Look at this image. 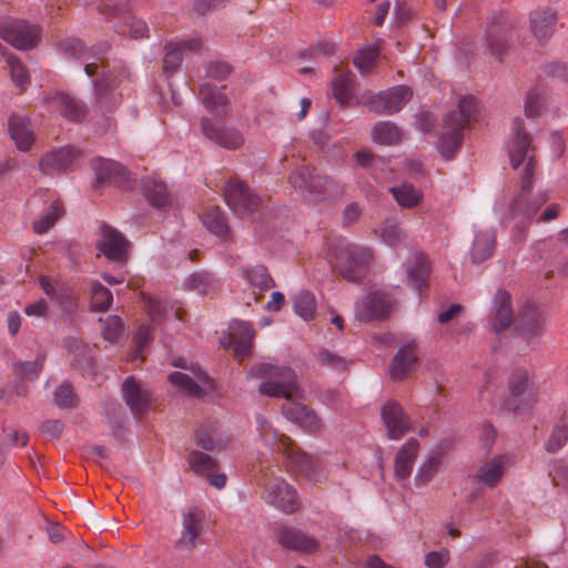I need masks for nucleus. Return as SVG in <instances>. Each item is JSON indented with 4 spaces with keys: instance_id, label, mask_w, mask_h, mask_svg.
Wrapping results in <instances>:
<instances>
[{
    "instance_id": "1",
    "label": "nucleus",
    "mask_w": 568,
    "mask_h": 568,
    "mask_svg": "<svg viewBox=\"0 0 568 568\" xmlns=\"http://www.w3.org/2000/svg\"><path fill=\"white\" fill-rule=\"evenodd\" d=\"M251 375L266 378L260 385L261 394L270 397H284L286 399L282 405V413L287 420L295 423L311 434L321 430V418L306 405L294 400V398L303 397V389L297 384L293 369L261 363L252 367Z\"/></svg>"
},
{
    "instance_id": "2",
    "label": "nucleus",
    "mask_w": 568,
    "mask_h": 568,
    "mask_svg": "<svg viewBox=\"0 0 568 568\" xmlns=\"http://www.w3.org/2000/svg\"><path fill=\"white\" fill-rule=\"evenodd\" d=\"M324 255L332 267L341 266L342 275L348 281H358L373 257L368 247L348 244L343 239L327 241Z\"/></svg>"
},
{
    "instance_id": "3",
    "label": "nucleus",
    "mask_w": 568,
    "mask_h": 568,
    "mask_svg": "<svg viewBox=\"0 0 568 568\" xmlns=\"http://www.w3.org/2000/svg\"><path fill=\"white\" fill-rule=\"evenodd\" d=\"M535 171V159L528 158L521 180V191L509 207L510 219L518 220L517 229L525 231L534 221L540 207L549 200L547 191L530 193Z\"/></svg>"
},
{
    "instance_id": "4",
    "label": "nucleus",
    "mask_w": 568,
    "mask_h": 568,
    "mask_svg": "<svg viewBox=\"0 0 568 568\" xmlns=\"http://www.w3.org/2000/svg\"><path fill=\"white\" fill-rule=\"evenodd\" d=\"M476 110V100L473 97H464L459 100L457 110L446 115L438 144L439 152L446 160L454 158L462 146L464 128L473 119Z\"/></svg>"
},
{
    "instance_id": "5",
    "label": "nucleus",
    "mask_w": 568,
    "mask_h": 568,
    "mask_svg": "<svg viewBox=\"0 0 568 568\" xmlns=\"http://www.w3.org/2000/svg\"><path fill=\"white\" fill-rule=\"evenodd\" d=\"M258 424L260 433L263 436L265 444L267 446L274 445V450L285 456L286 466L290 470L306 476L314 475L317 471L320 465L313 456L302 452L286 435H277L273 432V435L270 436L267 434V429L271 427L266 422H261L258 419Z\"/></svg>"
},
{
    "instance_id": "6",
    "label": "nucleus",
    "mask_w": 568,
    "mask_h": 568,
    "mask_svg": "<svg viewBox=\"0 0 568 568\" xmlns=\"http://www.w3.org/2000/svg\"><path fill=\"white\" fill-rule=\"evenodd\" d=\"M410 98L412 91L405 85H396L378 93L366 92L361 97L363 104L376 114H394L400 111Z\"/></svg>"
},
{
    "instance_id": "7",
    "label": "nucleus",
    "mask_w": 568,
    "mask_h": 568,
    "mask_svg": "<svg viewBox=\"0 0 568 568\" xmlns=\"http://www.w3.org/2000/svg\"><path fill=\"white\" fill-rule=\"evenodd\" d=\"M0 38L18 50H28L38 43L40 28L26 20H10L0 23Z\"/></svg>"
},
{
    "instance_id": "8",
    "label": "nucleus",
    "mask_w": 568,
    "mask_h": 568,
    "mask_svg": "<svg viewBox=\"0 0 568 568\" xmlns=\"http://www.w3.org/2000/svg\"><path fill=\"white\" fill-rule=\"evenodd\" d=\"M265 500L285 514H293L300 508L297 493L283 478H267L265 481Z\"/></svg>"
},
{
    "instance_id": "9",
    "label": "nucleus",
    "mask_w": 568,
    "mask_h": 568,
    "mask_svg": "<svg viewBox=\"0 0 568 568\" xmlns=\"http://www.w3.org/2000/svg\"><path fill=\"white\" fill-rule=\"evenodd\" d=\"M224 197L229 207L237 215L245 216L257 210L261 200L243 182L230 180L224 189Z\"/></svg>"
},
{
    "instance_id": "10",
    "label": "nucleus",
    "mask_w": 568,
    "mask_h": 568,
    "mask_svg": "<svg viewBox=\"0 0 568 568\" xmlns=\"http://www.w3.org/2000/svg\"><path fill=\"white\" fill-rule=\"evenodd\" d=\"M205 514L197 507H191L181 515V532L175 541V548L180 551H192L197 544V538L203 531Z\"/></svg>"
},
{
    "instance_id": "11",
    "label": "nucleus",
    "mask_w": 568,
    "mask_h": 568,
    "mask_svg": "<svg viewBox=\"0 0 568 568\" xmlns=\"http://www.w3.org/2000/svg\"><path fill=\"white\" fill-rule=\"evenodd\" d=\"M201 129L206 139L227 150H237L245 142L244 135L239 129L215 123L209 118L202 119Z\"/></svg>"
},
{
    "instance_id": "12",
    "label": "nucleus",
    "mask_w": 568,
    "mask_h": 568,
    "mask_svg": "<svg viewBox=\"0 0 568 568\" xmlns=\"http://www.w3.org/2000/svg\"><path fill=\"white\" fill-rule=\"evenodd\" d=\"M168 378L174 386L193 397H200L206 390L213 388L212 381L200 366L191 367L190 374L174 372Z\"/></svg>"
},
{
    "instance_id": "13",
    "label": "nucleus",
    "mask_w": 568,
    "mask_h": 568,
    "mask_svg": "<svg viewBox=\"0 0 568 568\" xmlns=\"http://www.w3.org/2000/svg\"><path fill=\"white\" fill-rule=\"evenodd\" d=\"M511 464L510 457L507 455H497L485 460L474 475V483L480 484L487 488L497 487L504 475Z\"/></svg>"
},
{
    "instance_id": "14",
    "label": "nucleus",
    "mask_w": 568,
    "mask_h": 568,
    "mask_svg": "<svg viewBox=\"0 0 568 568\" xmlns=\"http://www.w3.org/2000/svg\"><path fill=\"white\" fill-rule=\"evenodd\" d=\"M100 234L98 247L101 253L111 261H124L129 248L125 237L118 230L105 224L100 227Z\"/></svg>"
},
{
    "instance_id": "15",
    "label": "nucleus",
    "mask_w": 568,
    "mask_h": 568,
    "mask_svg": "<svg viewBox=\"0 0 568 568\" xmlns=\"http://www.w3.org/2000/svg\"><path fill=\"white\" fill-rule=\"evenodd\" d=\"M381 415L389 439L398 440L410 429L409 417L396 402L386 403Z\"/></svg>"
},
{
    "instance_id": "16",
    "label": "nucleus",
    "mask_w": 568,
    "mask_h": 568,
    "mask_svg": "<svg viewBox=\"0 0 568 568\" xmlns=\"http://www.w3.org/2000/svg\"><path fill=\"white\" fill-rule=\"evenodd\" d=\"M80 156V151L73 146H63L44 154L40 169L44 174L53 175L73 166Z\"/></svg>"
},
{
    "instance_id": "17",
    "label": "nucleus",
    "mask_w": 568,
    "mask_h": 568,
    "mask_svg": "<svg viewBox=\"0 0 568 568\" xmlns=\"http://www.w3.org/2000/svg\"><path fill=\"white\" fill-rule=\"evenodd\" d=\"M531 145V138L524 130L523 121L515 118L511 123V134L507 143V150L511 166L517 169L527 156Z\"/></svg>"
},
{
    "instance_id": "18",
    "label": "nucleus",
    "mask_w": 568,
    "mask_h": 568,
    "mask_svg": "<svg viewBox=\"0 0 568 568\" xmlns=\"http://www.w3.org/2000/svg\"><path fill=\"white\" fill-rule=\"evenodd\" d=\"M229 345L234 349V355L241 361L251 349L255 336L253 326L248 322L233 321L229 326Z\"/></svg>"
},
{
    "instance_id": "19",
    "label": "nucleus",
    "mask_w": 568,
    "mask_h": 568,
    "mask_svg": "<svg viewBox=\"0 0 568 568\" xmlns=\"http://www.w3.org/2000/svg\"><path fill=\"white\" fill-rule=\"evenodd\" d=\"M418 361V347L415 341L404 344L395 354L389 366V375L395 381L406 378Z\"/></svg>"
},
{
    "instance_id": "20",
    "label": "nucleus",
    "mask_w": 568,
    "mask_h": 568,
    "mask_svg": "<svg viewBox=\"0 0 568 568\" xmlns=\"http://www.w3.org/2000/svg\"><path fill=\"white\" fill-rule=\"evenodd\" d=\"M390 308V300L382 292H374L356 304V316L367 322L387 315Z\"/></svg>"
},
{
    "instance_id": "21",
    "label": "nucleus",
    "mask_w": 568,
    "mask_h": 568,
    "mask_svg": "<svg viewBox=\"0 0 568 568\" xmlns=\"http://www.w3.org/2000/svg\"><path fill=\"white\" fill-rule=\"evenodd\" d=\"M419 449L420 445L416 438H408L400 446L394 458V475L397 480L409 478Z\"/></svg>"
},
{
    "instance_id": "22",
    "label": "nucleus",
    "mask_w": 568,
    "mask_h": 568,
    "mask_svg": "<svg viewBox=\"0 0 568 568\" xmlns=\"http://www.w3.org/2000/svg\"><path fill=\"white\" fill-rule=\"evenodd\" d=\"M277 541L287 549L312 552L318 549V541L306 532L291 527H284L277 532Z\"/></svg>"
},
{
    "instance_id": "23",
    "label": "nucleus",
    "mask_w": 568,
    "mask_h": 568,
    "mask_svg": "<svg viewBox=\"0 0 568 568\" xmlns=\"http://www.w3.org/2000/svg\"><path fill=\"white\" fill-rule=\"evenodd\" d=\"M223 90V87L210 83H204L200 89V98L205 110L217 118H224L230 110V101Z\"/></svg>"
},
{
    "instance_id": "24",
    "label": "nucleus",
    "mask_w": 568,
    "mask_h": 568,
    "mask_svg": "<svg viewBox=\"0 0 568 568\" xmlns=\"http://www.w3.org/2000/svg\"><path fill=\"white\" fill-rule=\"evenodd\" d=\"M123 395L128 406L134 416H142L151 406V397L133 377H128L123 383Z\"/></svg>"
},
{
    "instance_id": "25",
    "label": "nucleus",
    "mask_w": 568,
    "mask_h": 568,
    "mask_svg": "<svg viewBox=\"0 0 568 568\" xmlns=\"http://www.w3.org/2000/svg\"><path fill=\"white\" fill-rule=\"evenodd\" d=\"M557 14L551 10L535 11L530 16V30L532 36L540 42H547L555 32Z\"/></svg>"
},
{
    "instance_id": "26",
    "label": "nucleus",
    "mask_w": 568,
    "mask_h": 568,
    "mask_svg": "<svg viewBox=\"0 0 568 568\" xmlns=\"http://www.w3.org/2000/svg\"><path fill=\"white\" fill-rule=\"evenodd\" d=\"M345 192V185L339 181L325 175L316 174L312 180V192L308 201H324L326 199L339 197Z\"/></svg>"
},
{
    "instance_id": "27",
    "label": "nucleus",
    "mask_w": 568,
    "mask_h": 568,
    "mask_svg": "<svg viewBox=\"0 0 568 568\" xmlns=\"http://www.w3.org/2000/svg\"><path fill=\"white\" fill-rule=\"evenodd\" d=\"M201 48L199 39H190L182 42L169 43L163 59V68L166 72H174L180 67L183 54L186 51L194 52Z\"/></svg>"
},
{
    "instance_id": "28",
    "label": "nucleus",
    "mask_w": 568,
    "mask_h": 568,
    "mask_svg": "<svg viewBox=\"0 0 568 568\" xmlns=\"http://www.w3.org/2000/svg\"><path fill=\"white\" fill-rule=\"evenodd\" d=\"M496 246V233L493 230H484L476 233L470 247V258L474 264H479L490 258Z\"/></svg>"
},
{
    "instance_id": "29",
    "label": "nucleus",
    "mask_w": 568,
    "mask_h": 568,
    "mask_svg": "<svg viewBox=\"0 0 568 568\" xmlns=\"http://www.w3.org/2000/svg\"><path fill=\"white\" fill-rule=\"evenodd\" d=\"M513 315L509 293L504 290L498 291L494 300V331L500 332L509 327L513 323Z\"/></svg>"
},
{
    "instance_id": "30",
    "label": "nucleus",
    "mask_w": 568,
    "mask_h": 568,
    "mask_svg": "<svg viewBox=\"0 0 568 568\" xmlns=\"http://www.w3.org/2000/svg\"><path fill=\"white\" fill-rule=\"evenodd\" d=\"M50 103L53 110H57L63 118L70 121H81L85 115L84 105L64 93H58Z\"/></svg>"
},
{
    "instance_id": "31",
    "label": "nucleus",
    "mask_w": 568,
    "mask_h": 568,
    "mask_svg": "<svg viewBox=\"0 0 568 568\" xmlns=\"http://www.w3.org/2000/svg\"><path fill=\"white\" fill-rule=\"evenodd\" d=\"M65 53L84 63V71L88 75H93L99 68L100 57L94 50H88L80 40H70L64 44Z\"/></svg>"
},
{
    "instance_id": "32",
    "label": "nucleus",
    "mask_w": 568,
    "mask_h": 568,
    "mask_svg": "<svg viewBox=\"0 0 568 568\" xmlns=\"http://www.w3.org/2000/svg\"><path fill=\"white\" fill-rule=\"evenodd\" d=\"M9 131L11 139L14 141L19 150L28 151L31 149L34 142V136L33 132L29 128L27 119L20 115L10 116Z\"/></svg>"
},
{
    "instance_id": "33",
    "label": "nucleus",
    "mask_w": 568,
    "mask_h": 568,
    "mask_svg": "<svg viewBox=\"0 0 568 568\" xmlns=\"http://www.w3.org/2000/svg\"><path fill=\"white\" fill-rule=\"evenodd\" d=\"M0 52L9 68L12 82L17 88L24 90L30 84V74L27 67L17 55L8 52L2 44H0Z\"/></svg>"
},
{
    "instance_id": "34",
    "label": "nucleus",
    "mask_w": 568,
    "mask_h": 568,
    "mask_svg": "<svg viewBox=\"0 0 568 568\" xmlns=\"http://www.w3.org/2000/svg\"><path fill=\"white\" fill-rule=\"evenodd\" d=\"M545 316L536 308L527 310L520 317L519 332L526 338L538 337L545 328Z\"/></svg>"
},
{
    "instance_id": "35",
    "label": "nucleus",
    "mask_w": 568,
    "mask_h": 568,
    "mask_svg": "<svg viewBox=\"0 0 568 568\" xmlns=\"http://www.w3.org/2000/svg\"><path fill=\"white\" fill-rule=\"evenodd\" d=\"M528 372L526 369L514 371L509 377V390L511 399L505 403L508 410L519 409V398L525 394L528 386Z\"/></svg>"
},
{
    "instance_id": "36",
    "label": "nucleus",
    "mask_w": 568,
    "mask_h": 568,
    "mask_svg": "<svg viewBox=\"0 0 568 568\" xmlns=\"http://www.w3.org/2000/svg\"><path fill=\"white\" fill-rule=\"evenodd\" d=\"M443 458L440 453L429 455L417 468L414 484L417 488L427 486L437 475Z\"/></svg>"
},
{
    "instance_id": "37",
    "label": "nucleus",
    "mask_w": 568,
    "mask_h": 568,
    "mask_svg": "<svg viewBox=\"0 0 568 568\" xmlns=\"http://www.w3.org/2000/svg\"><path fill=\"white\" fill-rule=\"evenodd\" d=\"M201 220L206 230L219 237H225L230 232L226 219L220 207H207Z\"/></svg>"
},
{
    "instance_id": "38",
    "label": "nucleus",
    "mask_w": 568,
    "mask_h": 568,
    "mask_svg": "<svg viewBox=\"0 0 568 568\" xmlns=\"http://www.w3.org/2000/svg\"><path fill=\"white\" fill-rule=\"evenodd\" d=\"M142 189L148 201L155 207H164L170 203V195L163 182L152 178L142 181Z\"/></svg>"
},
{
    "instance_id": "39",
    "label": "nucleus",
    "mask_w": 568,
    "mask_h": 568,
    "mask_svg": "<svg viewBox=\"0 0 568 568\" xmlns=\"http://www.w3.org/2000/svg\"><path fill=\"white\" fill-rule=\"evenodd\" d=\"M333 94L336 101L345 105L352 99L354 89L353 74L351 71H338L332 79Z\"/></svg>"
},
{
    "instance_id": "40",
    "label": "nucleus",
    "mask_w": 568,
    "mask_h": 568,
    "mask_svg": "<svg viewBox=\"0 0 568 568\" xmlns=\"http://www.w3.org/2000/svg\"><path fill=\"white\" fill-rule=\"evenodd\" d=\"M429 272L426 257L423 254H416L413 264L407 268L409 284L420 292L422 288L426 286Z\"/></svg>"
},
{
    "instance_id": "41",
    "label": "nucleus",
    "mask_w": 568,
    "mask_h": 568,
    "mask_svg": "<svg viewBox=\"0 0 568 568\" xmlns=\"http://www.w3.org/2000/svg\"><path fill=\"white\" fill-rule=\"evenodd\" d=\"M372 139L382 145H393L402 140V132L393 122L381 121L373 128Z\"/></svg>"
},
{
    "instance_id": "42",
    "label": "nucleus",
    "mask_w": 568,
    "mask_h": 568,
    "mask_svg": "<svg viewBox=\"0 0 568 568\" xmlns=\"http://www.w3.org/2000/svg\"><path fill=\"white\" fill-rule=\"evenodd\" d=\"M92 166L99 183L111 182L124 173V168L110 159H97Z\"/></svg>"
},
{
    "instance_id": "43",
    "label": "nucleus",
    "mask_w": 568,
    "mask_h": 568,
    "mask_svg": "<svg viewBox=\"0 0 568 568\" xmlns=\"http://www.w3.org/2000/svg\"><path fill=\"white\" fill-rule=\"evenodd\" d=\"M389 191L398 205L405 209L416 206L422 200V192L408 183L390 187Z\"/></svg>"
},
{
    "instance_id": "44",
    "label": "nucleus",
    "mask_w": 568,
    "mask_h": 568,
    "mask_svg": "<svg viewBox=\"0 0 568 568\" xmlns=\"http://www.w3.org/2000/svg\"><path fill=\"white\" fill-rule=\"evenodd\" d=\"M313 178H316L314 170L302 166L291 173L288 181L294 189L301 191L306 200H310Z\"/></svg>"
},
{
    "instance_id": "45",
    "label": "nucleus",
    "mask_w": 568,
    "mask_h": 568,
    "mask_svg": "<svg viewBox=\"0 0 568 568\" xmlns=\"http://www.w3.org/2000/svg\"><path fill=\"white\" fill-rule=\"evenodd\" d=\"M486 45L494 55L500 57L507 48L505 28L499 24L490 26L486 36Z\"/></svg>"
},
{
    "instance_id": "46",
    "label": "nucleus",
    "mask_w": 568,
    "mask_h": 568,
    "mask_svg": "<svg viewBox=\"0 0 568 568\" xmlns=\"http://www.w3.org/2000/svg\"><path fill=\"white\" fill-rule=\"evenodd\" d=\"M378 54L379 44L376 42L359 50L357 55L354 58V64L362 74L367 73L374 68Z\"/></svg>"
},
{
    "instance_id": "47",
    "label": "nucleus",
    "mask_w": 568,
    "mask_h": 568,
    "mask_svg": "<svg viewBox=\"0 0 568 568\" xmlns=\"http://www.w3.org/2000/svg\"><path fill=\"white\" fill-rule=\"evenodd\" d=\"M62 214L63 210L61 203L54 201L48 212L33 222L34 232L38 234H44L54 225Z\"/></svg>"
},
{
    "instance_id": "48",
    "label": "nucleus",
    "mask_w": 568,
    "mask_h": 568,
    "mask_svg": "<svg viewBox=\"0 0 568 568\" xmlns=\"http://www.w3.org/2000/svg\"><path fill=\"white\" fill-rule=\"evenodd\" d=\"M294 311L303 320H311L316 311L315 296L307 291L300 292L294 298Z\"/></svg>"
},
{
    "instance_id": "49",
    "label": "nucleus",
    "mask_w": 568,
    "mask_h": 568,
    "mask_svg": "<svg viewBox=\"0 0 568 568\" xmlns=\"http://www.w3.org/2000/svg\"><path fill=\"white\" fill-rule=\"evenodd\" d=\"M189 464L194 473L205 477L217 467L216 462L212 457L196 450L190 454Z\"/></svg>"
},
{
    "instance_id": "50",
    "label": "nucleus",
    "mask_w": 568,
    "mask_h": 568,
    "mask_svg": "<svg viewBox=\"0 0 568 568\" xmlns=\"http://www.w3.org/2000/svg\"><path fill=\"white\" fill-rule=\"evenodd\" d=\"M245 276L252 286L266 291L275 285L274 280L263 265H256L245 272Z\"/></svg>"
},
{
    "instance_id": "51",
    "label": "nucleus",
    "mask_w": 568,
    "mask_h": 568,
    "mask_svg": "<svg viewBox=\"0 0 568 568\" xmlns=\"http://www.w3.org/2000/svg\"><path fill=\"white\" fill-rule=\"evenodd\" d=\"M112 293L102 284L95 282L91 288V308L95 312L106 311L112 303Z\"/></svg>"
},
{
    "instance_id": "52",
    "label": "nucleus",
    "mask_w": 568,
    "mask_h": 568,
    "mask_svg": "<svg viewBox=\"0 0 568 568\" xmlns=\"http://www.w3.org/2000/svg\"><path fill=\"white\" fill-rule=\"evenodd\" d=\"M44 356L38 355L34 361L19 362L13 365L14 373L23 378L32 381L38 377L43 368Z\"/></svg>"
},
{
    "instance_id": "53",
    "label": "nucleus",
    "mask_w": 568,
    "mask_h": 568,
    "mask_svg": "<svg viewBox=\"0 0 568 568\" xmlns=\"http://www.w3.org/2000/svg\"><path fill=\"white\" fill-rule=\"evenodd\" d=\"M149 28L146 23L134 17L126 18L125 22L116 27L120 34H129L133 39H142L148 37Z\"/></svg>"
},
{
    "instance_id": "54",
    "label": "nucleus",
    "mask_w": 568,
    "mask_h": 568,
    "mask_svg": "<svg viewBox=\"0 0 568 568\" xmlns=\"http://www.w3.org/2000/svg\"><path fill=\"white\" fill-rule=\"evenodd\" d=\"M568 442V418L556 425L546 444V449L556 453Z\"/></svg>"
},
{
    "instance_id": "55",
    "label": "nucleus",
    "mask_w": 568,
    "mask_h": 568,
    "mask_svg": "<svg viewBox=\"0 0 568 568\" xmlns=\"http://www.w3.org/2000/svg\"><path fill=\"white\" fill-rule=\"evenodd\" d=\"M152 338L150 325H141L134 336V351L131 354V361L143 359V352Z\"/></svg>"
},
{
    "instance_id": "56",
    "label": "nucleus",
    "mask_w": 568,
    "mask_h": 568,
    "mask_svg": "<svg viewBox=\"0 0 568 568\" xmlns=\"http://www.w3.org/2000/svg\"><path fill=\"white\" fill-rule=\"evenodd\" d=\"M381 236L384 243L395 246L405 237V233L399 229L396 221L386 220L381 230Z\"/></svg>"
},
{
    "instance_id": "57",
    "label": "nucleus",
    "mask_w": 568,
    "mask_h": 568,
    "mask_svg": "<svg viewBox=\"0 0 568 568\" xmlns=\"http://www.w3.org/2000/svg\"><path fill=\"white\" fill-rule=\"evenodd\" d=\"M102 322V336L104 339L109 342H115L119 336L123 333V324L119 316L111 315L108 316Z\"/></svg>"
},
{
    "instance_id": "58",
    "label": "nucleus",
    "mask_w": 568,
    "mask_h": 568,
    "mask_svg": "<svg viewBox=\"0 0 568 568\" xmlns=\"http://www.w3.org/2000/svg\"><path fill=\"white\" fill-rule=\"evenodd\" d=\"M317 357L322 366H326L332 369L344 371L348 366L346 358L328 349H321Z\"/></svg>"
},
{
    "instance_id": "59",
    "label": "nucleus",
    "mask_w": 568,
    "mask_h": 568,
    "mask_svg": "<svg viewBox=\"0 0 568 568\" xmlns=\"http://www.w3.org/2000/svg\"><path fill=\"white\" fill-rule=\"evenodd\" d=\"M549 476L555 486L568 487V464L556 460L549 470Z\"/></svg>"
},
{
    "instance_id": "60",
    "label": "nucleus",
    "mask_w": 568,
    "mask_h": 568,
    "mask_svg": "<svg viewBox=\"0 0 568 568\" xmlns=\"http://www.w3.org/2000/svg\"><path fill=\"white\" fill-rule=\"evenodd\" d=\"M449 550L443 548L438 551H430L425 556L427 568H444L449 561Z\"/></svg>"
},
{
    "instance_id": "61",
    "label": "nucleus",
    "mask_w": 568,
    "mask_h": 568,
    "mask_svg": "<svg viewBox=\"0 0 568 568\" xmlns=\"http://www.w3.org/2000/svg\"><path fill=\"white\" fill-rule=\"evenodd\" d=\"M74 402V394L70 384H62L54 392V403L61 408L71 407Z\"/></svg>"
},
{
    "instance_id": "62",
    "label": "nucleus",
    "mask_w": 568,
    "mask_h": 568,
    "mask_svg": "<svg viewBox=\"0 0 568 568\" xmlns=\"http://www.w3.org/2000/svg\"><path fill=\"white\" fill-rule=\"evenodd\" d=\"M231 65L226 62H211L206 67V73L215 80H223L231 73Z\"/></svg>"
},
{
    "instance_id": "63",
    "label": "nucleus",
    "mask_w": 568,
    "mask_h": 568,
    "mask_svg": "<svg viewBox=\"0 0 568 568\" xmlns=\"http://www.w3.org/2000/svg\"><path fill=\"white\" fill-rule=\"evenodd\" d=\"M113 79L110 75H104L101 80L95 81L94 91L97 101L101 104L106 103V95L109 90L113 88Z\"/></svg>"
},
{
    "instance_id": "64",
    "label": "nucleus",
    "mask_w": 568,
    "mask_h": 568,
    "mask_svg": "<svg viewBox=\"0 0 568 568\" xmlns=\"http://www.w3.org/2000/svg\"><path fill=\"white\" fill-rule=\"evenodd\" d=\"M143 301H144V307H145L150 318L153 322L159 321L165 310L162 302L156 298H153L151 296H148V297L145 296L143 298Z\"/></svg>"
}]
</instances>
